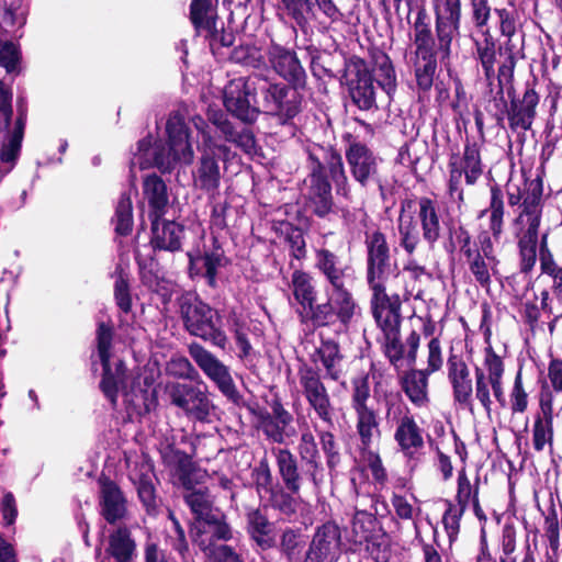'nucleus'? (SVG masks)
Listing matches in <instances>:
<instances>
[{
    "label": "nucleus",
    "instance_id": "412c9836",
    "mask_svg": "<svg viewBox=\"0 0 562 562\" xmlns=\"http://www.w3.org/2000/svg\"><path fill=\"white\" fill-rule=\"evenodd\" d=\"M419 344L420 335L416 330L409 333L405 342L402 341L400 331L384 338L382 351L390 364L400 371L415 366Z\"/></svg>",
    "mask_w": 562,
    "mask_h": 562
},
{
    "label": "nucleus",
    "instance_id": "f257e3e1",
    "mask_svg": "<svg viewBox=\"0 0 562 562\" xmlns=\"http://www.w3.org/2000/svg\"><path fill=\"white\" fill-rule=\"evenodd\" d=\"M188 352L200 370L215 384L228 402L237 407H245L255 417L254 426L268 440L281 445L285 442L286 438H291L296 434L293 426L294 417L284 407L279 395H274L268 402L270 411L258 402H247L238 391L229 368L215 355L196 341L188 345Z\"/></svg>",
    "mask_w": 562,
    "mask_h": 562
},
{
    "label": "nucleus",
    "instance_id": "680f3d73",
    "mask_svg": "<svg viewBox=\"0 0 562 562\" xmlns=\"http://www.w3.org/2000/svg\"><path fill=\"white\" fill-rule=\"evenodd\" d=\"M494 13L498 18V30L501 35L506 37L505 42L513 43V37L520 25L519 13L514 3L510 1L509 8H495Z\"/></svg>",
    "mask_w": 562,
    "mask_h": 562
},
{
    "label": "nucleus",
    "instance_id": "6e6d98bb",
    "mask_svg": "<svg viewBox=\"0 0 562 562\" xmlns=\"http://www.w3.org/2000/svg\"><path fill=\"white\" fill-rule=\"evenodd\" d=\"M292 288L295 300L304 310L312 308L316 302V292L308 273L295 270L292 274Z\"/></svg>",
    "mask_w": 562,
    "mask_h": 562
},
{
    "label": "nucleus",
    "instance_id": "338daca9",
    "mask_svg": "<svg viewBox=\"0 0 562 562\" xmlns=\"http://www.w3.org/2000/svg\"><path fill=\"white\" fill-rule=\"evenodd\" d=\"M479 482L480 479L476 477L474 485H472L465 471L462 470L459 472L456 495L457 504H454L457 507L465 510L469 504L479 497Z\"/></svg>",
    "mask_w": 562,
    "mask_h": 562
},
{
    "label": "nucleus",
    "instance_id": "72a5a7b5",
    "mask_svg": "<svg viewBox=\"0 0 562 562\" xmlns=\"http://www.w3.org/2000/svg\"><path fill=\"white\" fill-rule=\"evenodd\" d=\"M143 193L148 202V218L162 217L169 204L168 189L162 178L156 173L148 175L143 181Z\"/></svg>",
    "mask_w": 562,
    "mask_h": 562
},
{
    "label": "nucleus",
    "instance_id": "052dcab7",
    "mask_svg": "<svg viewBox=\"0 0 562 562\" xmlns=\"http://www.w3.org/2000/svg\"><path fill=\"white\" fill-rule=\"evenodd\" d=\"M512 82H497L496 89L490 87L492 97L488 99L486 111L495 119L496 125L501 128L505 127V117L508 114L509 108L504 95V89Z\"/></svg>",
    "mask_w": 562,
    "mask_h": 562
},
{
    "label": "nucleus",
    "instance_id": "39448f33",
    "mask_svg": "<svg viewBox=\"0 0 562 562\" xmlns=\"http://www.w3.org/2000/svg\"><path fill=\"white\" fill-rule=\"evenodd\" d=\"M184 330L222 350L228 345L220 312L198 294L184 293L177 300Z\"/></svg>",
    "mask_w": 562,
    "mask_h": 562
},
{
    "label": "nucleus",
    "instance_id": "a19ab883",
    "mask_svg": "<svg viewBox=\"0 0 562 562\" xmlns=\"http://www.w3.org/2000/svg\"><path fill=\"white\" fill-rule=\"evenodd\" d=\"M297 449L304 468H306V475H310L311 482L317 487L322 482L323 468L319 462L317 443L310 431L302 434Z\"/></svg>",
    "mask_w": 562,
    "mask_h": 562
},
{
    "label": "nucleus",
    "instance_id": "b1692460",
    "mask_svg": "<svg viewBox=\"0 0 562 562\" xmlns=\"http://www.w3.org/2000/svg\"><path fill=\"white\" fill-rule=\"evenodd\" d=\"M136 488L137 498L148 516H157L161 506V497L157 485L159 480L155 474L153 464H142L134 479H131Z\"/></svg>",
    "mask_w": 562,
    "mask_h": 562
},
{
    "label": "nucleus",
    "instance_id": "c9c22d12",
    "mask_svg": "<svg viewBox=\"0 0 562 562\" xmlns=\"http://www.w3.org/2000/svg\"><path fill=\"white\" fill-rule=\"evenodd\" d=\"M357 85L353 87V104L361 110H369L375 105L373 78L367 63L361 58H353Z\"/></svg>",
    "mask_w": 562,
    "mask_h": 562
},
{
    "label": "nucleus",
    "instance_id": "5fc2aeb1",
    "mask_svg": "<svg viewBox=\"0 0 562 562\" xmlns=\"http://www.w3.org/2000/svg\"><path fill=\"white\" fill-rule=\"evenodd\" d=\"M114 273L113 296L115 304L122 313L128 314L133 308L130 274L121 266L115 268Z\"/></svg>",
    "mask_w": 562,
    "mask_h": 562
},
{
    "label": "nucleus",
    "instance_id": "69168bd1",
    "mask_svg": "<svg viewBox=\"0 0 562 562\" xmlns=\"http://www.w3.org/2000/svg\"><path fill=\"white\" fill-rule=\"evenodd\" d=\"M166 371L169 375L175 378L195 381L198 384L203 383L199 371L190 360L183 356L172 357L167 363Z\"/></svg>",
    "mask_w": 562,
    "mask_h": 562
},
{
    "label": "nucleus",
    "instance_id": "2eb2a0df",
    "mask_svg": "<svg viewBox=\"0 0 562 562\" xmlns=\"http://www.w3.org/2000/svg\"><path fill=\"white\" fill-rule=\"evenodd\" d=\"M342 551L339 526L335 521H326L316 528L303 562H336Z\"/></svg>",
    "mask_w": 562,
    "mask_h": 562
},
{
    "label": "nucleus",
    "instance_id": "4be33fe9",
    "mask_svg": "<svg viewBox=\"0 0 562 562\" xmlns=\"http://www.w3.org/2000/svg\"><path fill=\"white\" fill-rule=\"evenodd\" d=\"M123 396L128 405L149 413L158 404L153 373L144 369L133 372Z\"/></svg>",
    "mask_w": 562,
    "mask_h": 562
},
{
    "label": "nucleus",
    "instance_id": "ddd939ff",
    "mask_svg": "<svg viewBox=\"0 0 562 562\" xmlns=\"http://www.w3.org/2000/svg\"><path fill=\"white\" fill-rule=\"evenodd\" d=\"M358 415L357 430L360 437V456L363 467H368L376 481L385 479V471L382 467L379 454L372 450V445L380 437L378 416L373 407L366 403L356 406Z\"/></svg>",
    "mask_w": 562,
    "mask_h": 562
},
{
    "label": "nucleus",
    "instance_id": "4468645a",
    "mask_svg": "<svg viewBox=\"0 0 562 562\" xmlns=\"http://www.w3.org/2000/svg\"><path fill=\"white\" fill-rule=\"evenodd\" d=\"M167 393L172 405L181 408L199 422L207 420L213 407L206 392L192 383L172 382L167 384Z\"/></svg>",
    "mask_w": 562,
    "mask_h": 562
},
{
    "label": "nucleus",
    "instance_id": "3c124183",
    "mask_svg": "<svg viewBox=\"0 0 562 562\" xmlns=\"http://www.w3.org/2000/svg\"><path fill=\"white\" fill-rule=\"evenodd\" d=\"M217 7L213 0H191L189 7V20L196 35L203 33V27L209 26L212 20H217Z\"/></svg>",
    "mask_w": 562,
    "mask_h": 562
},
{
    "label": "nucleus",
    "instance_id": "f03ea898",
    "mask_svg": "<svg viewBox=\"0 0 562 562\" xmlns=\"http://www.w3.org/2000/svg\"><path fill=\"white\" fill-rule=\"evenodd\" d=\"M310 186L307 200L312 211L318 217L326 216L333 207L331 184L337 194L348 196L349 188L340 153L331 145L311 143L305 147Z\"/></svg>",
    "mask_w": 562,
    "mask_h": 562
},
{
    "label": "nucleus",
    "instance_id": "13d9d810",
    "mask_svg": "<svg viewBox=\"0 0 562 562\" xmlns=\"http://www.w3.org/2000/svg\"><path fill=\"white\" fill-rule=\"evenodd\" d=\"M469 271L474 280L484 289H488L492 283V276L497 273L499 260H490L487 257L477 255L467 262Z\"/></svg>",
    "mask_w": 562,
    "mask_h": 562
},
{
    "label": "nucleus",
    "instance_id": "e2e57ef3",
    "mask_svg": "<svg viewBox=\"0 0 562 562\" xmlns=\"http://www.w3.org/2000/svg\"><path fill=\"white\" fill-rule=\"evenodd\" d=\"M297 493L288 491L284 485L279 484L269 495L270 506L285 516H292L296 513L297 502L293 497Z\"/></svg>",
    "mask_w": 562,
    "mask_h": 562
},
{
    "label": "nucleus",
    "instance_id": "79ce46f5",
    "mask_svg": "<svg viewBox=\"0 0 562 562\" xmlns=\"http://www.w3.org/2000/svg\"><path fill=\"white\" fill-rule=\"evenodd\" d=\"M199 257L206 284L211 289H216L218 268L225 267L229 261L218 239L213 237L212 249L203 252L199 250Z\"/></svg>",
    "mask_w": 562,
    "mask_h": 562
},
{
    "label": "nucleus",
    "instance_id": "6ab92c4d",
    "mask_svg": "<svg viewBox=\"0 0 562 562\" xmlns=\"http://www.w3.org/2000/svg\"><path fill=\"white\" fill-rule=\"evenodd\" d=\"M270 66L285 83L305 89L307 75L296 53L279 44H272L267 53Z\"/></svg>",
    "mask_w": 562,
    "mask_h": 562
},
{
    "label": "nucleus",
    "instance_id": "774afa93",
    "mask_svg": "<svg viewBox=\"0 0 562 562\" xmlns=\"http://www.w3.org/2000/svg\"><path fill=\"white\" fill-rule=\"evenodd\" d=\"M183 501L190 508L193 517L214 505L207 487L194 488L184 492Z\"/></svg>",
    "mask_w": 562,
    "mask_h": 562
},
{
    "label": "nucleus",
    "instance_id": "603ef678",
    "mask_svg": "<svg viewBox=\"0 0 562 562\" xmlns=\"http://www.w3.org/2000/svg\"><path fill=\"white\" fill-rule=\"evenodd\" d=\"M541 274L552 280V291L558 299H562V267H560L547 247V234L541 237L540 245Z\"/></svg>",
    "mask_w": 562,
    "mask_h": 562
},
{
    "label": "nucleus",
    "instance_id": "4d7b16f0",
    "mask_svg": "<svg viewBox=\"0 0 562 562\" xmlns=\"http://www.w3.org/2000/svg\"><path fill=\"white\" fill-rule=\"evenodd\" d=\"M371 57L374 64L378 66V83L389 94L393 93L396 88V76L395 70L389 56L379 50L374 49L371 52Z\"/></svg>",
    "mask_w": 562,
    "mask_h": 562
},
{
    "label": "nucleus",
    "instance_id": "5701e85b",
    "mask_svg": "<svg viewBox=\"0 0 562 562\" xmlns=\"http://www.w3.org/2000/svg\"><path fill=\"white\" fill-rule=\"evenodd\" d=\"M447 370L454 402L473 412V383L467 362L461 356L450 353L447 360Z\"/></svg>",
    "mask_w": 562,
    "mask_h": 562
},
{
    "label": "nucleus",
    "instance_id": "393cba45",
    "mask_svg": "<svg viewBox=\"0 0 562 562\" xmlns=\"http://www.w3.org/2000/svg\"><path fill=\"white\" fill-rule=\"evenodd\" d=\"M366 245L368 248V282L370 285L382 284L380 280L390 260L385 236L378 229H368Z\"/></svg>",
    "mask_w": 562,
    "mask_h": 562
},
{
    "label": "nucleus",
    "instance_id": "7c9ffc66",
    "mask_svg": "<svg viewBox=\"0 0 562 562\" xmlns=\"http://www.w3.org/2000/svg\"><path fill=\"white\" fill-rule=\"evenodd\" d=\"M418 207L417 216L422 227L423 239L429 248H434L441 237L443 222L446 221H441L436 201L427 196L418 200Z\"/></svg>",
    "mask_w": 562,
    "mask_h": 562
},
{
    "label": "nucleus",
    "instance_id": "c03bdc74",
    "mask_svg": "<svg viewBox=\"0 0 562 562\" xmlns=\"http://www.w3.org/2000/svg\"><path fill=\"white\" fill-rule=\"evenodd\" d=\"M200 36L207 42L210 50L215 57H221L222 49L232 47L236 40L233 29L225 27L221 19L212 20L209 26L205 25Z\"/></svg>",
    "mask_w": 562,
    "mask_h": 562
},
{
    "label": "nucleus",
    "instance_id": "0e129e2a",
    "mask_svg": "<svg viewBox=\"0 0 562 562\" xmlns=\"http://www.w3.org/2000/svg\"><path fill=\"white\" fill-rule=\"evenodd\" d=\"M153 161L154 166L165 173L171 172L176 168L177 162H183V157L180 153L171 150L170 146L156 142L154 144Z\"/></svg>",
    "mask_w": 562,
    "mask_h": 562
},
{
    "label": "nucleus",
    "instance_id": "dca6fc26",
    "mask_svg": "<svg viewBox=\"0 0 562 562\" xmlns=\"http://www.w3.org/2000/svg\"><path fill=\"white\" fill-rule=\"evenodd\" d=\"M160 456L164 464L175 467L177 479L186 492L196 488L205 477L203 471L193 457L176 447L173 442L167 443L161 450Z\"/></svg>",
    "mask_w": 562,
    "mask_h": 562
},
{
    "label": "nucleus",
    "instance_id": "c85d7f7f",
    "mask_svg": "<svg viewBox=\"0 0 562 562\" xmlns=\"http://www.w3.org/2000/svg\"><path fill=\"white\" fill-rule=\"evenodd\" d=\"M353 178L364 188H382L379 160L366 145H353Z\"/></svg>",
    "mask_w": 562,
    "mask_h": 562
},
{
    "label": "nucleus",
    "instance_id": "1a4fd4ad",
    "mask_svg": "<svg viewBox=\"0 0 562 562\" xmlns=\"http://www.w3.org/2000/svg\"><path fill=\"white\" fill-rule=\"evenodd\" d=\"M258 75L240 76L231 79L223 89L225 110L241 123L251 125L259 115Z\"/></svg>",
    "mask_w": 562,
    "mask_h": 562
},
{
    "label": "nucleus",
    "instance_id": "2f4dec72",
    "mask_svg": "<svg viewBox=\"0 0 562 562\" xmlns=\"http://www.w3.org/2000/svg\"><path fill=\"white\" fill-rule=\"evenodd\" d=\"M539 94L532 88L526 89L521 100H513L507 114L509 127L513 131H528L536 116Z\"/></svg>",
    "mask_w": 562,
    "mask_h": 562
},
{
    "label": "nucleus",
    "instance_id": "864d4df0",
    "mask_svg": "<svg viewBox=\"0 0 562 562\" xmlns=\"http://www.w3.org/2000/svg\"><path fill=\"white\" fill-rule=\"evenodd\" d=\"M397 228L400 245L408 255H413L420 243V233L417 227V222L411 214H404V211H402L398 217Z\"/></svg>",
    "mask_w": 562,
    "mask_h": 562
},
{
    "label": "nucleus",
    "instance_id": "7ed1b4c3",
    "mask_svg": "<svg viewBox=\"0 0 562 562\" xmlns=\"http://www.w3.org/2000/svg\"><path fill=\"white\" fill-rule=\"evenodd\" d=\"M317 266L328 279L331 291L325 304L313 305L307 308L311 319L317 326L335 324L337 321L345 329L351 322V293L349 291L348 267L341 266L337 255L328 249L317 251Z\"/></svg>",
    "mask_w": 562,
    "mask_h": 562
},
{
    "label": "nucleus",
    "instance_id": "f704fd0d",
    "mask_svg": "<svg viewBox=\"0 0 562 562\" xmlns=\"http://www.w3.org/2000/svg\"><path fill=\"white\" fill-rule=\"evenodd\" d=\"M311 55V72L317 78L324 77L339 78L341 86L346 88L348 95L351 97V81L348 78V59H344V67L334 69L331 63L334 57L330 54H321L316 48L308 47Z\"/></svg>",
    "mask_w": 562,
    "mask_h": 562
},
{
    "label": "nucleus",
    "instance_id": "a211bd4d",
    "mask_svg": "<svg viewBox=\"0 0 562 562\" xmlns=\"http://www.w3.org/2000/svg\"><path fill=\"white\" fill-rule=\"evenodd\" d=\"M373 291L372 311L384 338L401 331V302L397 295L390 296L382 284L370 285Z\"/></svg>",
    "mask_w": 562,
    "mask_h": 562
},
{
    "label": "nucleus",
    "instance_id": "473e14b6",
    "mask_svg": "<svg viewBox=\"0 0 562 562\" xmlns=\"http://www.w3.org/2000/svg\"><path fill=\"white\" fill-rule=\"evenodd\" d=\"M276 461L279 475L288 491L300 493L303 483L311 482L310 475H306V468L300 472L297 459L289 449H278Z\"/></svg>",
    "mask_w": 562,
    "mask_h": 562
},
{
    "label": "nucleus",
    "instance_id": "e433bc0d",
    "mask_svg": "<svg viewBox=\"0 0 562 562\" xmlns=\"http://www.w3.org/2000/svg\"><path fill=\"white\" fill-rule=\"evenodd\" d=\"M134 258L138 268L142 284L148 290L159 294L162 297L164 303L169 302L171 299V292L164 284L166 282L165 279L160 278L158 272L155 270V257L150 256L145 258L140 255L139 250H135Z\"/></svg>",
    "mask_w": 562,
    "mask_h": 562
},
{
    "label": "nucleus",
    "instance_id": "f8f14e48",
    "mask_svg": "<svg viewBox=\"0 0 562 562\" xmlns=\"http://www.w3.org/2000/svg\"><path fill=\"white\" fill-rule=\"evenodd\" d=\"M226 145L214 142L207 136L202 144L198 145V159L192 169V183L196 190L214 195L221 187V155L228 153Z\"/></svg>",
    "mask_w": 562,
    "mask_h": 562
},
{
    "label": "nucleus",
    "instance_id": "a18cd8bd",
    "mask_svg": "<svg viewBox=\"0 0 562 562\" xmlns=\"http://www.w3.org/2000/svg\"><path fill=\"white\" fill-rule=\"evenodd\" d=\"M438 50H415L413 66L417 86L423 91H428L432 87L434 77L437 69Z\"/></svg>",
    "mask_w": 562,
    "mask_h": 562
},
{
    "label": "nucleus",
    "instance_id": "423d86ee",
    "mask_svg": "<svg viewBox=\"0 0 562 562\" xmlns=\"http://www.w3.org/2000/svg\"><path fill=\"white\" fill-rule=\"evenodd\" d=\"M475 60L481 66L488 87L494 86L495 80L513 82L517 64L515 45L504 42L497 46L496 40L490 29L482 31V38H472Z\"/></svg>",
    "mask_w": 562,
    "mask_h": 562
},
{
    "label": "nucleus",
    "instance_id": "8fccbe9b",
    "mask_svg": "<svg viewBox=\"0 0 562 562\" xmlns=\"http://www.w3.org/2000/svg\"><path fill=\"white\" fill-rule=\"evenodd\" d=\"M26 124V112L19 110L13 131L9 135L8 143L0 148V160L4 164H14L21 153L22 140Z\"/></svg>",
    "mask_w": 562,
    "mask_h": 562
},
{
    "label": "nucleus",
    "instance_id": "49530a36",
    "mask_svg": "<svg viewBox=\"0 0 562 562\" xmlns=\"http://www.w3.org/2000/svg\"><path fill=\"white\" fill-rule=\"evenodd\" d=\"M488 207L481 211L480 217L488 214L490 232L494 239H499L504 231L505 203L504 194L498 186L491 187Z\"/></svg>",
    "mask_w": 562,
    "mask_h": 562
},
{
    "label": "nucleus",
    "instance_id": "0eeeda50",
    "mask_svg": "<svg viewBox=\"0 0 562 562\" xmlns=\"http://www.w3.org/2000/svg\"><path fill=\"white\" fill-rule=\"evenodd\" d=\"M257 82L260 114L276 117L281 125H293L294 119L303 111L302 89L262 75H258Z\"/></svg>",
    "mask_w": 562,
    "mask_h": 562
},
{
    "label": "nucleus",
    "instance_id": "bb28decb",
    "mask_svg": "<svg viewBox=\"0 0 562 562\" xmlns=\"http://www.w3.org/2000/svg\"><path fill=\"white\" fill-rule=\"evenodd\" d=\"M246 531L249 539L261 551H268L277 546L274 522L261 508H249L245 515Z\"/></svg>",
    "mask_w": 562,
    "mask_h": 562
},
{
    "label": "nucleus",
    "instance_id": "09e8293b",
    "mask_svg": "<svg viewBox=\"0 0 562 562\" xmlns=\"http://www.w3.org/2000/svg\"><path fill=\"white\" fill-rule=\"evenodd\" d=\"M114 225V233L121 237H127L132 234L134 227L133 203L131 193L124 191L121 193L115 205L114 215L111 218Z\"/></svg>",
    "mask_w": 562,
    "mask_h": 562
},
{
    "label": "nucleus",
    "instance_id": "aec40b11",
    "mask_svg": "<svg viewBox=\"0 0 562 562\" xmlns=\"http://www.w3.org/2000/svg\"><path fill=\"white\" fill-rule=\"evenodd\" d=\"M149 245L154 252L167 251L170 254L183 250L186 240V226L173 220L162 217L150 218Z\"/></svg>",
    "mask_w": 562,
    "mask_h": 562
},
{
    "label": "nucleus",
    "instance_id": "de8ad7c7",
    "mask_svg": "<svg viewBox=\"0 0 562 562\" xmlns=\"http://www.w3.org/2000/svg\"><path fill=\"white\" fill-rule=\"evenodd\" d=\"M411 370L405 373L402 386L408 398L417 406L424 405L427 401L428 372L424 370Z\"/></svg>",
    "mask_w": 562,
    "mask_h": 562
},
{
    "label": "nucleus",
    "instance_id": "f3484780",
    "mask_svg": "<svg viewBox=\"0 0 562 562\" xmlns=\"http://www.w3.org/2000/svg\"><path fill=\"white\" fill-rule=\"evenodd\" d=\"M99 508L101 517L111 526L117 525L128 516V501L120 485L102 474L98 479Z\"/></svg>",
    "mask_w": 562,
    "mask_h": 562
},
{
    "label": "nucleus",
    "instance_id": "58836bf2",
    "mask_svg": "<svg viewBox=\"0 0 562 562\" xmlns=\"http://www.w3.org/2000/svg\"><path fill=\"white\" fill-rule=\"evenodd\" d=\"M449 160L458 165L468 186H474L483 175L481 153L475 143H467L462 156L452 154Z\"/></svg>",
    "mask_w": 562,
    "mask_h": 562
},
{
    "label": "nucleus",
    "instance_id": "bf43d9fd",
    "mask_svg": "<svg viewBox=\"0 0 562 562\" xmlns=\"http://www.w3.org/2000/svg\"><path fill=\"white\" fill-rule=\"evenodd\" d=\"M317 353L324 364L327 374L333 380H339L341 376V366L340 362L342 360V356L339 353V346L335 341H325L317 349Z\"/></svg>",
    "mask_w": 562,
    "mask_h": 562
},
{
    "label": "nucleus",
    "instance_id": "9b49d317",
    "mask_svg": "<svg viewBox=\"0 0 562 562\" xmlns=\"http://www.w3.org/2000/svg\"><path fill=\"white\" fill-rule=\"evenodd\" d=\"M504 362L496 355L492 347L485 349L483 368L476 367L474 370V394L484 412L490 415L492 412V395L501 404H505V393L503 386Z\"/></svg>",
    "mask_w": 562,
    "mask_h": 562
},
{
    "label": "nucleus",
    "instance_id": "6e6552de",
    "mask_svg": "<svg viewBox=\"0 0 562 562\" xmlns=\"http://www.w3.org/2000/svg\"><path fill=\"white\" fill-rule=\"evenodd\" d=\"M114 325L111 321L99 322L95 330V344L98 357L102 367L99 389L109 401L113 409L117 408L119 394H124L128 382V369L123 360H117L112 366V348L114 339Z\"/></svg>",
    "mask_w": 562,
    "mask_h": 562
},
{
    "label": "nucleus",
    "instance_id": "ea45409f",
    "mask_svg": "<svg viewBox=\"0 0 562 562\" xmlns=\"http://www.w3.org/2000/svg\"><path fill=\"white\" fill-rule=\"evenodd\" d=\"M394 438L407 457H413L424 446L422 430L413 416L409 415H405L400 419Z\"/></svg>",
    "mask_w": 562,
    "mask_h": 562
},
{
    "label": "nucleus",
    "instance_id": "cd10ccee",
    "mask_svg": "<svg viewBox=\"0 0 562 562\" xmlns=\"http://www.w3.org/2000/svg\"><path fill=\"white\" fill-rule=\"evenodd\" d=\"M166 133L168 136L167 145L175 153L182 155L186 165H191L194 153L190 143V128L184 116L179 112H172L166 123Z\"/></svg>",
    "mask_w": 562,
    "mask_h": 562
},
{
    "label": "nucleus",
    "instance_id": "20e7f679",
    "mask_svg": "<svg viewBox=\"0 0 562 562\" xmlns=\"http://www.w3.org/2000/svg\"><path fill=\"white\" fill-rule=\"evenodd\" d=\"M434 11L436 40L426 9L417 11L413 26L415 50H438L442 58H449L452 41L460 32L461 0H435Z\"/></svg>",
    "mask_w": 562,
    "mask_h": 562
},
{
    "label": "nucleus",
    "instance_id": "37998d69",
    "mask_svg": "<svg viewBox=\"0 0 562 562\" xmlns=\"http://www.w3.org/2000/svg\"><path fill=\"white\" fill-rule=\"evenodd\" d=\"M279 548L280 553L278 557L272 553H268L261 557L262 562H282L283 557L286 559V562L297 560L304 548V540L301 531L290 527L285 528L280 537Z\"/></svg>",
    "mask_w": 562,
    "mask_h": 562
},
{
    "label": "nucleus",
    "instance_id": "c756f323",
    "mask_svg": "<svg viewBox=\"0 0 562 562\" xmlns=\"http://www.w3.org/2000/svg\"><path fill=\"white\" fill-rule=\"evenodd\" d=\"M104 553L113 562H137V543L126 525L110 532Z\"/></svg>",
    "mask_w": 562,
    "mask_h": 562
},
{
    "label": "nucleus",
    "instance_id": "9d476101",
    "mask_svg": "<svg viewBox=\"0 0 562 562\" xmlns=\"http://www.w3.org/2000/svg\"><path fill=\"white\" fill-rule=\"evenodd\" d=\"M506 195L509 206L519 205L521 211L515 218L516 225L541 223L543 209V187L539 178H521L519 181L509 180L506 184Z\"/></svg>",
    "mask_w": 562,
    "mask_h": 562
},
{
    "label": "nucleus",
    "instance_id": "4c0bfd02",
    "mask_svg": "<svg viewBox=\"0 0 562 562\" xmlns=\"http://www.w3.org/2000/svg\"><path fill=\"white\" fill-rule=\"evenodd\" d=\"M540 223L524 225L517 233L520 257V271L528 273L535 267L537 260V245L539 241Z\"/></svg>",
    "mask_w": 562,
    "mask_h": 562
},
{
    "label": "nucleus",
    "instance_id": "a878e982",
    "mask_svg": "<svg viewBox=\"0 0 562 562\" xmlns=\"http://www.w3.org/2000/svg\"><path fill=\"white\" fill-rule=\"evenodd\" d=\"M300 383L306 400L322 419L329 416V398L317 369L303 364L299 369Z\"/></svg>",
    "mask_w": 562,
    "mask_h": 562
}]
</instances>
